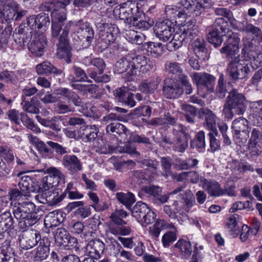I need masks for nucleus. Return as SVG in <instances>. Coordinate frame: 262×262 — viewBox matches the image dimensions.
Segmentation results:
<instances>
[{
  "instance_id": "obj_1",
  "label": "nucleus",
  "mask_w": 262,
  "mask_h": 262,
  "mask_svg": "<svg viewBox=\"0 0 262 262\" xmlns=\"http://www.w3.org/2000/svg\"><path fill=\"white\" fill-rule=\"evenodd\" d=\"M113 13L116 17L124 20L129 27L142 30H147L151 27L148 21L143 19L144 14L136 2H127L117 6Z\"/></svg>"
},
{
  "instance_id": "obj_2",
  "label": "nucleus",
  "mask_w": 262,
  "mask_h": 262,
  "mask_svg": "<svg viewBox=\"0 0 262 262\" xmlns=\"http://www.w3.org/2000/svg\"><path fill=\"white\" fill-rule=\"evenodd\" d=\"M247 102L243 94L236 90H233L229 93L223 106V113L224 117L231 120L234 115H243L247 110Z\"/></svg>"
},
{
  "instance_id": "obj_3",
  "label": "nucleus",
  "mask_w": 262,
  "mask_h": 262,
  "mask_svg": "<svg viewBox=\"0 0 262 262\" xmlns=\"http://www.w3.org/2000/svg\"><path fill=\"white\" fill-rule=\"evenodd\" d=\"M161 139L162 143L171 145L174 151L184 153L188 147L190 135L186 128L179 124L172 129L171 134L162 135Z\"/></svg>"
},
{
  "instance_id": "obj_4",
  "label": "nucleus",
  "mask_w": 262,
  "mask_h": 262,
  "mask_svg": "<svg viewBox=\"0 0 262 262\" xmlns=\"http://www.w3.org/2000/svg\"><path fill=\"white\" fill-rule=\"evenodd\" d=\"M35 205L31 202L18 203L13 207V213L15 219L18 221V226L24 229L36 224L38 219L33 212Z\"/></svg>"
},
{
  "instance_id": "obj_5",
  "label": "nucleus",
  "mask_w": 262,
  "mask_h": 262,
  "mask_svg": "<svg viewBox=\"0 0 262 262\" xmlns=\"http://www.w3.org/2000/svg\"><path fill=\"white\" fill-rule=\"evenodd\" d=\"M249 63L246 62L244 58L238 59L235 57L228 64L227 73L232 80L243 79L248 77L250 72Z\"/></svg>"
},
{
  "instance_id": "obj_6",
  "label": "nucleus",
  "mask_w": 262,
  "mask_h": 262,
  "mask_svg": "<svg viewBox=\"0 0 262 262\" xmlns=\"http://www.w3.org/2000/svg\"><path fill=\"white\" fill-rule=\"evenodd\" d=\"M249 122L243 117L234 119L232 123V128L234 132V141L237 145H244L249 138Z\"/></svg>"
},
{
  "instance_id": "obj_7",
  "label": "nucleus",
  "mask_w": 262,
  "mask_h": 262,
  "mask_svg": "<svg viewBox=\"0 0 262 262\" xmlns=\"http://www.w3.org/2000/svg\"><path fill=\"white\" fill-rule=\"evenodd\" d=\"M74 34L85 47L91 45L94 36V31L90 24L82 19L75 23Z\"/></svg>"
},
{
  "instance_id": "obj_8",
  "label": "nucleus",
  "mask_w": 262,
  "mask_h": 262,
  "mask_svg": "<svg viewBox=\"0 0 262 262\" xmlns=\"http://www.w3.org/2000/svg\"><path fill=\"white\" fill-rule=\"evenodd\" d=\"M154 63L145 56L138 55L132 58V68L127 72L128 80H132V77L137 75V72L146 73L153 69Z\"/></svg>"
},
{
  "instance_id": "obj_9",
  "label": "nucleus",
  "mask_w": 262,
  "mask_h": 262,
  "mask_svg": "<svg viewBox=\"0 0 262 262\" xmlns=\"http://www.w3.org/2000/svg\"><path fill=\"white\" fill-rule=\"evenodd\" d=\"M184 187H180L175 189L168 194L162 195V188L158 186H146L142 189V192L152 197L154 203L158 205L166 202L170 195L177 194L182 192Z\"/></svg>"
},
{
  "instance_id": "obj_10",
  "label": "nucleus",
  "mask_w": 262,
  "mask_h": 262,
  "mask_svg": "<svg viewBox=\"0 0 262 262\" xmlns=\"http://www.w3.org/2000/svg\"><path fill=\"white\" fill-rule=\"evenodd\" d=\"M19 8V5L15 0H0V17L2 21H12Z\"/></svg>"
},
{
  "instance_id": "obj_11",
  "label": "nucleus",
  "mask_w": 262,
  "mask_h": 262,
  "mask_svg": "<svg viewBox=\"0 0 262 262\" xmlns=\"http://www.w3.org/2000/svg\"><path fill=\"white\" fill-rule=\"evenodd\" d=\"M48 170L52 175L43 177L39 183L37 180L36 192H44L52 189L58 184L59 179L62 176L61 172L56 168H51Z\"/></svg>"
},
{
  "instance_id": "obj_12",
  "label": "nucleus",
  "mask_w": 262,
  "mask_h": 262,
  "mask_svg": "<svg viewBox=\"0 0 262 262\" xmlns=\"http://www.w3.org/2000/svg\"><path fill=\"white\" fill-rule=\"evenodd\" d=\"M91 66L95 67L98 71L96 72L91 69L88 70L89 76L93 79L96 82H107L111 80V77L108 75H104L101 76L103 73L105 68V63L104 60L100 57H96L92 59L90 61Z\"/></svg>"
},
{
  "instance_id": "obj_13",
  "label": "nucleus",
  "mask_w": 262,
  "mask_h": 262,
  "mask_svg": "<svg viewBox=\"0 0 262 262\" xmlns=\"http://www.w3.org/2000/svg\"><path fill=\"white\" fill-rule=\"evenodd\" d=\"M64 97L69 101H71L74 105L82 108L81 112L86 117L98 118L95 113V107L91 106L89 103L83 104L80 96L75 92L67 89Z\"/></svg>"
},
{
  "instance_id": "obj_14",
  "label": "nucleus",
  "mask_w": 262,
  "mask_h": 262,
  "mask_svg": "<svg viewBox=\"0 0 262 262\" xmlns=\"http://www.w3.org/2000/svg\"><path fill=\"white\" fill-rule=\"evenodd\" d=\"M181 4L194 16H200L205 9L212 5L210 0H182Z\"/></svg>"
},
{
  "instance_id": "obj_15",
  "label": "nucleus",
  "mask_w": 262,
  "mask_h": 262,
  "mask_svg": "<svg viewBox=\"0 0 262 262\" xmlns=\"http://www.w3.org/2000/svg\"><path fill=\"white\" fill-rule=\"evenodd\" d=\"M261 47L259 46H252L248 49L245 47L242 51V58H244L246 62L250 63L253 67L257 68L261 66L262 52L259 50Z\"/></svg>"
},
{
  "instance_id": "obj_16",
  "label": "nucleus",
  "mask_w": 262,
  "mask_h": 262,
  "mask_svg": "<svg viewBox=\"0 0 262 262\" xmlns=\"http://www.w3.org/2000/svg\"><path fill=\"white\" fill-rule=\"evenodd\" d=\"M52 17V37L54 41L57 40L58 41L59 34L61 32L62 34L63 31L67 30L68 34H69V25H67L63 29L62 27L63 24V21L66 19V14L63 12L58 13L56 11H52L51 13Z\"/></svg>"
},
{
  "instance_id": "obj_17",
  "label": "nucleus",
  "mask_w": 262,
  "mask_h": 262,
  "mask_svg": "<svg viewBox=\"0 0 262 262\" xmlns=\"http://www.w3.org/2000/svg\"><path fill=\"white\" fill-rule=\"evenodd\" d=\"M96 27L99 30V37L106 44L112 43L115 41L118 32L115 25L101 21L97 23Z\"/></svg>"
},
{
  "instance_id": "obj_18",
  "label": "nucleus",
  "mask_w": 262,
  "mask_h": 262,
  "mask_svg": "<svg viewBox=\"0 0 262 262\" xmlns=\"http://www.w3.org/2000/svg\"><path fill=\"white\" fill-rule=\"evenodd\" d=\"M191 78L198 89L204 88L209 92L213 91L215 78L213 75L205 72L194 73L191 75Z\"/></svg>"
},
{
  "instance_id": "obj_19",
  "label": "nucleus",
  "mask_w": 262,
  "mask_h": 262,
  "mask_svg": "<svg viewBox=\"0 0 262 262\" xmlns=\"http://www.w3.org/2000/svg\"><path fill=\"white\" fill-rule=\"evenodd\" d=\"M248 146L252 156H258L262 153V130L259 128L252 129Z\"/></svg>"
},
{
  "instance_id": "obj_20",
  "label": "nucleus",
  "mask_w": 262,
  "mask_h": 262,
  "mask_svg": "<svg viewBox=\"0 0 262 262\" xmlns=\"http://www.w3.org/2000/svg\"><path fill=\"white\" fill-rule=\"evenodd\" d=\"M57 56L61 59H64L67 63L71 62L72 54L68 38V31L64 30L57 42Z\"/></svg>"
},
{
  "instance_id": "obj_21",
  "label": "nucleus",
  "mask_w": 262,
  "mask_h": 262,
  "mask_svg": "<svg viewBox=\"0 0 262 262\" xmlns=\"http://www.w3.org/2000/svg\"><path fill=\"white\" fill-rule=\"evenodd\" d=\"M154 32L160 40L167 41L174 32L173 24L168 19L159 21L155 25Z\"/></svg>"
},
{
  "instance_id": "obj_22",
  "label": "nucleus",
  "mask_w": 262,
  "mask_h": 262,
  "mask_svg": "<svg viewBox=\"0 0 262 262\" xmlns=\"http://www.w3.org/2000/svg\"><path fill=\"white\" fill-rule=\"evenodd\" d=\"M163 93L167 99H177L182 95L183 89L179 83L171 78H166L163 81Z\"/></svg>"
},
{
  "instance_id": "obj_23",
  "label": "nucleus",
  "mask_w": 262,
  "mask_h": 262,
  "mask_svg": "<svg viewBox=\"0 0 262 262\" xmlns=\"http://www.w3.org/2000/svg\"><path fill=\"white\" fill-rule=\"evenodd\" d=\"M47 46V39L43 33H35L28 46L31 53L36 56L42 55Z\"/></svg>"
},
{
  "instance_id": "obj_24",
  "label": "nucleus",
  "mask_w": 262,
  "mask_h": 262,
  "mask_svg": "<svg viewBox=\"0 0 262 262\" xmlns=\"http://www.w3.org/2000/svg\"><path fill=\"white\" fill-rule=\"evenodd\" d=\"M41 239L38 232L36 230H30L23 233L19 239V243L23 249L28 250L34 247Z\"/></svg>"
},
{
  "instance_id": "obj_25",
  "label": "nucleus",
  "mask_w": 262,
  "mask_h": 262,
  "mask_svg": "<svg viewBox=\"0 0 262 262\" xmlns=\"http://www.w3.org/2000/svg\"><path fill=\"white\" fill-rule=\"evenodd\" d=\"M180 196L182 198L180 201H176L173 203L174 207V210L177 213H181L182 210L188 211L190 207L193 206L194 203V197L192 193L189 190L185 191L184 193H180Z\"/></svg>"
},
{
  "instance_id": "obj_26",
  "label": "nucleus",
  "mask_w": 262,
  "mask_h": 262,
  "mask_svg": "<svg viewBox=\"0 0 262 262\" xmlns=\"http://www.w3.org/2000/svg\"><path fill=\"white\" fill-rule=\"evenodd\" d=\"M34 33L30 31L28 27H26L25 24L19 25L18 31L14 36V40L20 46H29L33 37Z\"/></svg>"
},
{
  "instance_id": "obj_27",
  "label": "nucleus",
  "mask_w": 262,
  "mask_h": 262,
  "mask_svg": "<svg viewBox=\"0 0 262 262\" xmlns=\"http://www.w3.org/2000/svg\"><path fill=\"white\" fill-rule=\"evenodd\" d=\"M62 163L64 167L72 173L82 170V164L80 159L74 155H66L63 157Z\"/></svg>"
},
{
  "instance_id": "obj_28",
  "label": "nucleus",
  "mask_w": 262,
  "mask_h": 262,
  "mask_svg": "<svg viewBox=\"0 0 262 262\" xmlns=\"http://www.w3.org/2000/svg\"><path fill=\"white\" fill-rule=\"evenodd\" d=\"M201 182L203 188L210 196L217 197L224 195V191L219 182L212 180L208 181L205 178H201Z\"/></svg>"
},
{
  "instance_id": "obj_29",
  "label": "nucleus",
  "mask_w": 262,
  "mask_h": 262,
  "mask_svg": "<svg viewBox=\"0 0 262 262\" xmlns=\"http://www.w3.org/2000/svg\"><path fill=\"white\" fill-rule=\"evenodd\" d=\"M165 229L177 230L172 223H168L164 220L158 219L152 226L149 227V234L152 239L157 240L161 231Z\"/></svg>"
},
{
  "instance_id": "obj_30",
  "label": "nucleus",
  "mask_w": 262,
  "mask_h": 262,
  "mask_svg": "<svg viewBox=\"0 0 262 262\" xmlns=\"http://www.w3.org/2000/svg\"><path fill=\"white\" fill-rule=\"evenodd\" d=\"M71 0H57L55 2H45L39 7L42 11H55L58 13H65V7L68 5Z\"/></svg>"
},
{
  "instance_id": "obj_31",
  "label": "nucleus",
  "mask_w": 262,
  "mask_h": 262,
  "mask_svg": "<svg viewBox=\"0 0 262 262\" xmlns=\"http://www.w3.org/2000/svg\"><path fill=\"white\" fill-rule=\"evenodd\" d=\"M105 249L104 244L99 239L91 240L86 245L85 250L90 256L99 258Z\"/></svg>"
},
{
  "instance_id": "obj_32",
  "label": "nucleus",
  "mask_w": 262,
  "mask_h": 262,
  "mask_svg": "<svg viewBox=\"0 0 262 262\" xmlns=\"http://www.w3.org/2000/svg\"><path fill=\"white\" fill-rule=\"evenodd\" d=\"M37 121L43 126L49 127L51 129L59 132L61 129V123L62 118L61 116H57L51 118H43L39 116H36Z\"/></svg>"
},
{
  "instance_id": "obj_33",
  "label": "nucleus",
  "mask_w": 262,
  "mask_h": 262,
  "mask_svg": "<svg viewBox=\"0 0 262 262\" xmlns=\"http://www.w3.org/2000/svg\"><path fill=\"white\" fill-rule=\"evenodd\" d=\"M201 114L204 118V126L210 130V132H216V116L213 112L207 108L201 110Z\"/></svg>"
},
{
  "instance_id": "obj_34",
  "label": "nucleus",
  "mask_w": 262,
  "mask_h": 262,
  "mask_svg": "<svg viewBox=\"0 0 262 262\" xmlns=\"http://www.w3.org/2000/svg\"><path fill=\"white\" fill-rule=\"evenodd\" d=\"M18 186L25 193L30 192H36L37 180L35 178L24 176L20 178Z\"/></svg>"
},
{
  "instance_id": "obj_35",
  "label": "nucleus",
  "mask_w": 262,
  "mask_h": 262,
  "mask_svg": "<svg viewBox=\"0 0 262 262\" xmlns=\"http://www.w3.org/2000/svg\"><path fill=\"white\" fill-rule=\"evenodd\" d=\"M15 254L9 241H6L0 246V260L1 262H14Z\"/></svg>"
},
{
  "instance_id": "obj_36",
  "label": "nucleus",
  "mask_w": 262,
  "mask_h": 262,
  "mask_svg": "<svg viewBox=\"0 0 262 262\" xmlns=\"http://www.w3.org/2000/svg\"><path fill=\"white\" fill-rule=\"evenodd\" d=\"M50 241L48 238L43 237L39 242L36 248L34 258L36 260L45 259L49 254Z\"/></svg>"
},
{
  "instance_id": "obj_37",
  "label": "nucleus",
  "mask_w": 262,
  "mask_h": 262,
  "mask_svg": "<svg viewBox=\"0 0 262 262\" xmlns=\"http://www.w3.org/2000/svg\"><path fill=\"white\" fill-rule=\"evenodd\" d=\"M63 221L61 213L55 210L48 213L44 219V225L46 228H51L56 227Z\"/></svg>"
},
{
  "instance_id": "obj_38",
  "label": "nucleus",
  "mask_w": 262,
  "mask_h": 262,
  "mask_svg": "<svg viewBox=\"0 0 262 262\" xmlns=\"http://www.w3.org/2000/svg\"><path fill=\"white\" fill-rule=\"evenodd\" d=\"M0 25V48H5L8 45L9 40L12 32V28L10 23L2 21Z\"/></svg>"
},
{
  "instance_id": "obj_39",
  "label": "nucleus",
  "mask_w": 262,
  "mask_h": 262,
  "mask_svg": "<svg viewBox=\"0 0 262 262\" xmlns=\"http://www.w3.org/2000/svg\"><path fill=\"white\" fill-rule=\"evenodd\" d=\"M106 133L114 135L127 136L130 132L124 125L117 121L111 122L106 127Z\"/></svg>"
},
{
  "instance_id": "obj_40",
  "label": "nucleus",
  "mask_w": 262,
  "mask_h": 262,
  "mask_svg": "<svg viewBox=\"0 0 262 262\" xmlns=\"http://www.w3.org/2000/svg\"><path fill=\"white\" fill-rule=\"evenodd\" d=\"M72 70L74 75H70L68 78L70 82H91V80H89V75L85 71L81 68L77 66H73Z\"/></svg>"
},
{
  "instance_id": "obj_41",
  "label": "nucleus",
  "mask_w": 262,
  "mask_h": 262,
  "mask_svg": "<svg viewBox=\"0 0 262 262\" xmlns=\"http://www.w3.org/2000/svg\"><path fill=\"white\" fill-rule=\"evenodd\" d=\"M36 70L38 75H48L51 73L60 75L62 73L61 70L57 69L50 62L47 61L37 64L36 66Z\"/></svg>"
},
{
  "instance_id": "obj_42",
  "label": "nucleus",
  "mask_w": 262,
  "mask_h": 262,
  "mask_svg": "<svg viewBox=\"0 0 262 262\" xmlns=\"http://www.w3.org/2000/svg\"><path fill=\"white\" fill-rule=\"evenodd\" d=\"M14 220L10 211H5L0 215V234L8 229L14 228Z\"/></svg>"
},
{
  "instance_id": "obj_43",
  "label": "nucleus",
  "mask_w": 262,
  "mask_h": 262,
  "mask_svg": "<svg viewBox=\"0 0 262 262\" xmlns=\"http://www.w3.org/2000/svg\"><path fill=\"white\" fill-rule=\"evenodd\" d=\"M186 37V32H177L172 39L167 43V49L169 51L178 49L182 45L183 42H187Z\"/></svg>"
},
{
  "instance_id": "obj_44",
  "label": "nucleus",
  "mask_w": 262,
  "mask_h": 262,
  "mask_svg": "<svg viewBox=\"0 0 262 262\" xmlns=\"http://www.w3.org/2000/svg\"><path fill=\"white\" fill-rule=\"evenodd\" d=\"M192 47L198 58L205 59L206 56L207 49L205 47V42L203 38L196 39L192 43Z\"/></svg>"
},
{
  "instance_id": "obj_45",
  "label": "nucleus",
  "mask_w": 262,
  "mask_h": 262,
  "mask_svg": "<svg viewBox=\"0 0 262 262\" xmlns=\"http://www.w3.org/2000/svg\"><path fill=\"white\" fill-rule=\"evenodd\" d=\"M132 58L129 56L122 57L116 63L115 71L121 74L129 71L132 68Z\"/></svg>"
},
{
  "instance_id": "obj_46",
  "label": "nucleus",
  "mask_w": 262,
  "mask_h": 262,
  "mask_svg": "<svg viewBox=\"0 0 262 262\" xmlns=\"http://www.w3.org/2000/svg\"><path fill=\"white\" fill-rule=\"evenodd\" d=\"M149 209L145 203L138 202L131 210L132 214L139 222Z\"/></svg>"
},
{
  "instance_id": "obj_47",
  "label": "nucleus",
  "mask_w": 262,
  "mask_h": 262,
  "mask_svg": "<svg viewBox=\"0 0 262 262\" xmlns=\"http://www.w3.org/2000/svg\"><path fill=\"white\" fill-rule=\"evenodd\" d=\"M69 233L63 228H57L54 232V237L56 244L58 246L64 245L67 244Z\"/></svg>"
},
{
  "instance_id": "obj_48",
  "label": "nucleus",
  "mask_w": 262,
  "mask_h": 262,
  "mask_svg": "<svg viewBox=\"0 0 262 262\" xmlns=\"http://www.w3.org/2000/svg\"><path fill=\"white\" fill-rule=\"evenodd\" d=\"M116 195L118 201L128 209H129L135 202L134 195L131 192H118Z\"/></svg>"
},
{
  "instance_id": "obj_49",
  "label": "nucleus",
  "mask_w": 262,
  "mask_h": 262,
  "mask_svg": "<svg viewBox=\"0 0 262 262\" xmlns=\"http://www.w3.org/2000/svg\"><path fill=\"white\" fill-rule=\"evenodd\" d=\"M175 247L178 248L184 258H188L192 253V247L190 242L184 239H179Z\"/></svg>"
},
{
  "instance_id": "obj_50",
  "label": "nucleus",
  "mask_w": 262,
  "mask_h": 262,
  "mask_svg": "<svg viewBox=\"0 0 262 262\" xmlns=\"http://www.w3.org/2000/svg\"><path fill=\"white\" fill-rule=\"evenodd\" d=\"M47 204L49 206L55 205L61 202L66 196V194L62 193L58 195V192L55 190L46 191Z\"/></svg>"
},
{
  "instance_id": "obj_51",
  "label": "nucleus",
  "mask_w": 262,
  "mask_h": 262,
  "mask_svg": "<svg viewBox=\"0 0 262 262\" xmlns=\"http://www.w3.org/2000/svg\"><path fill=\"white\" fill-rule=\"evenodd\" d=\"M142 167H146L147 169L150 172L151 177H154L158 176L157 169L159 165L158 161L156 160L143 159L140 161Z\"/></svg>"
},
{
  "instance_id": "obj_52",
  "label": "nucleus",
  "mask_w": 262,
  "mask_h": 262,
  "mask_svg": "<svg viewBox=\"0 0 262 262\" xmlns=\"http://www.w3.org/2000/svg\"><path fill=\"white\" fill-rule=\"evenodd\" d=\"M205 138V133L203 131H200L191 142L190 147L199 150H203L206 145Z\"/></svg>"
},
{
  "instance_id": "obj_53",
  "label": "nucleus",
  "mask_w": 262,
  "mask_h": 262,
  "mask_svg": "<svg viewBox=\"0 0 262 262\" xmlns=\"http://www.w3.org/2000/svg\"><path fill=\"white\" fill-rule=\"evenodd\" d=\"M126 38L130 42L141 45L144 41L145 36L143 34L134 30H129L126 33Z\"/></svg>"
},
{
  "instance_id": "obj_54",
  "label": "nucleus",
  "mask_w": 262,
  "mask_h": 262,
  "mask_svg": "<svg viewBox=\"0 0 262 262\" xmlns=\"http://www.w3.org/2000/svg\"><path fill=\"white\" fill-rule=\"evenodd\" d=\"M165 13L167 17L171 19L185 18L187 14L183 10H179L173 6H167L165 8Z\"/></svg>"
},
{
  "instance_id": "obj_55",
  "label": "nucleus",
  "mask_w": 262,
  "mask_h": 262,
  "mask_svg": "<svg viewBox=\"0 0 262 262\" xmlns=\"http://www.w3.org/2000/svg\"><path fill=\"white\" fill-rule=\"evenodd\" d=\"M237 214H233L230 215L227 223V225L230 229V234L233 236H237L240 231L239 227L237 225Z\"/></svg>"
},
{
  "instance_id": "obj_56",
  "label": "nucleus",
  "mask_w": 262,
  "mask_h": 262,
  "mask_svg": "<svg viewBox=\"0 0 262 262\" xmlns=\"http://www.w3.org/2000/svg\"><path fill=\"white\" fill-rule=\"evenodd\" d=\"M120 225L116 224H110L108 226V232L115 235H125L130 233V229L129 228L120 226Z\"/></svg>"
},
{
  "instance_id": "obj_57",
  "label": "nucleus",
  "mask_w": 262,
  "mask_h": 262,
  "mask_svg": "<svg viewBox=\"0 0 262 262\" xmlns=\"http://www.w3.org/2000/svg\"><path fill=\"white\" fill-rule=\"evenodd\" d=\"M145 45L147 46V51L150 52L152 56L158 57L163 53V47L161 43L150 42L145 43Z\"/></svg>"
},
{
  "instance_id": "obj_58",
  "label": "nucleus",
  "mask_w": 262,
  "mask_h": 262,
  "mask_svg": "<svg viewBox=\"0 0 262 262\" xmlns=\"http://www.w3.org/2000/svg\"><path fill=\"white\" fill-rule=\"evenodd\" d=\"M128 215V213L126 211L122 210H117L111 214L110 218L114 224L117 225H125L126 222L123 220V218H125Z\"/></svg>"
},
{
  "instance_id": "obj_59",
  "label": "nucleus",
  "mask_w": 262,
  "mask_h": 262,
  "mask_svg": "<svg viewBox=\"0 0 262 262\" xmlns=\"http://www.w3.org/2000/svg\"><path fill=\"white\" fill-rule=\"evenodd\" d=\"M158 83L156 81H145L140 85L139 90L144 93H153L158 88Z\"/></svg>"
},
{
  "instance_id": "obj_60",
  "label": "nucleus",
  "mask_w": 262,
  "mask_h": 262,
  "mask_svg": "<svg viewBox=\"0 0 262 262\" xmlns=\"http://www.w3.org/2000/svg\"><path fill=\"white\" fill-rule=\"evenodd\" d=\"M221 33L213 30L209 32L207 35V39L209 43L214 45L216 48L221 45L223 42V38L220 35Z\"/></svg>"
},
{
  "instance_id": "obj_61",
  "label": "nucleus",
  "mask_w": 262,
  "mask_h": 262,
  "mask_svg": "<svg viewBox=\"0 0 262 262\" xmlns=\"http://www.w3.org/2000/svg\"><path fill=\"white\" fill-rule=\"evenodd\" d=\"M110 243L106 248L109 254L115 257H117L122 249L121 246L115 239L110 238Z\"/></svg>"
},
{
  "instance_id": "obj_62",
  "label": "nucleus",
  "mask_w": 262,
  "mask_h": 262,
  "mask_svg": "<svg viewBox=\"0 0 262 262\" xmlns=\"http://www.w3.org/2000/svg\"><path fill=\"white\" fill-rule=\"evenodd\" d=\"M151 113V107L144 105L135 108L132 113V115L134 118L139 117L140 116L150 117Z\"/></svg>"
},
{
  "instance_id": "obj_63",
  "label": "nucleus",
  "mask_w": 262,
  "mask_h": 262,
  "mask_svg": "<svg viewBox=\"0 0 262 262\" xmlns=\"http://www.w3.org/2000/svg\"><path fill=\"white\" fill-rule=\"evenodd\" d=\"M176 230L174 231H167L165 233L162 237V243L164 247H168L177 239L176 234Z\"/></svg>"
},
{
  "instance_id": "obj_64",
  "label": "nucleus",
  "mask_w": 262,
  "mask_h": 262,
  "mask_svg": "<svg viewBox=\"0 0 262 262\" xmlns=\"http://www.w3.org/2000/svg\"><path fill=\"white\" fill-rule=\"evenodd\" d=\"M249 108L250 111L255 116L260 118L262 122V100L250 102Z\"/></svg>"
}]
</instances>
